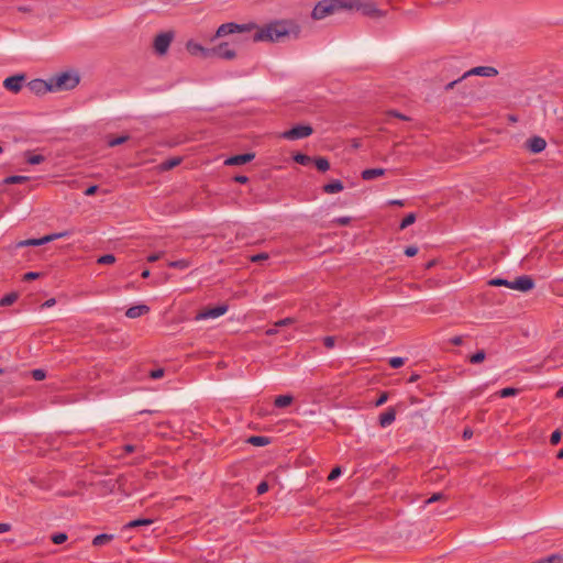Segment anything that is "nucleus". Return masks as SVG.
I'll return each mask as SVG.
<instances>
[{
	"label": "nucleus",
	"instance_id": "1",
	"mask_svg": "<svg viewBox=\"0 0 563 563\" xmlns=\"http://www.w3.org/2000/svg\"><path fill=\"white\" fill-rule=\"evenodd\" d=\"M292 24L286 21H275L263 27H257L255 24H238V23H224L221 24L214 37H222L235 33H252L250 40L253 42H275L282 37L287 36L291 31Z\"/></svg>",
	"mask_w": 563,
	"mask_h": 563
},
{
	"label": "nucleus",
	"instance_id": "2",
	"mask_svg": "<svg viewBox=\"0 0 563 563\" xmlns=\"http://www.w3.org/2000/svg\"><path fill=\"white\" fill-rule=\"evenodd\" d=\"M340 10L360 11L369 18H382L386 14L369 0H321L314 5L311 16L314 20H322Z\"/></svg>",
	"mask_w": 563,
	"mask_h": 563
},
{
	"label": "nucleus",
	"instance_id": "3",
	"mask_svg": "<svg viewBox=\"0 0 563 563\" xmlns=\"http://www.w3.org/2000/svg\"><path fill=\"white\" fill-rule=\"evenodd\" d=\"M51 79L52 91H65L74 89L79 84V76L75 71H64Z\"/></svg>",
	"mask_w": 563,
	"mask_h": 563
},
{
	"label": "nucleus",
	"instance_id": "4",
	"mask_svg": "<svg viewBox=\"0 0 563 563\" xmlns=\"http://www.w3.org/2000/svg\"><path fill=\"white\" fill-rule=\"evenodd\" d=\"M498 74V70L495 68V67H492V66H477V67H474L467 71H465L461 78H459L457 80H453L451 81L450 84L446 85V89H452L455 84L468 76H482V77H495L497 76Z\"/></svg>",
	"mask_w": 563,
	"mask_h": 563
},
{
	"label": "nucleus",
	"instance_id": "5",
	"mask_svg": "<svg viewBox=\"0 0 563 563\" xmlns=\"http://www.w3.org/2000/svg\"><path fill=\"white\" fill-rule=\"evenodd\" d=\"M70 231H63V232H58V233H52V234H47L41 239H29V240H23V241H20L18 244H16V247H23V246H40V245H43V244H46L48 242H52L54 240H57V239H62V238H66V236H69L70 235Z\"/></svg>",
	"mask_w": 563,
	"mask_h": 563
},
{
	"label": "nucleus",
	"instance_id": "6",
	"mask_svg": "<svg viewBox=\"0 0 563 563\" xmlns=\"http://www.w3.org/2000/svg\"><path fill=\"white\" fill-rule=\"evenodd\" d=\"M313 130L310 125H296L290 130L282 133V137L286 140H299L308 137L312 134Z\"/></svg>",
	"mask_w": 563,
	"mask_h": 563
},
{
	"label": "nucleus",
	"instance_id": "7",
	"mask_svg": "<svg viewBox=\"0 0 563 563\" xmlns=\"http://www.w3.org/2000/svg\"><path fill=\"white\" fill-rule=\"evenodd\" d=\"M174 38V34L172 32H164L155 36L154 38V49L158 55H164L167 53L169 45Z\"/></svg>",
	"mask_w": 563,
	"mask_h": 563
},
{
	"label": "nucleus",
	"instance_id": "8",
	"mask_svg": "<svg viewBox=\"0 0 563 563\" xmlns=\"http://www.w3.org/2000/svg\"><path fill=\"white\" fill-rule=\"evenodd\" d=\"M27 88L31 92H33L35 95H44L48 91H52L51 79H48L47 81L43 80V79L31 80L27 84Z\"/></svg>",
	"mask_w": 563,
	"mask_h": 563
},
{
	"label": "nucleus",
	"instance_id": "9",
	"mask_svg": "<svg viewBox=\"0 0 563 563\" xmlns=\"http://www.w3.org/2000/svg\"><path fill=\"white\" fill-rule=\"evenodd\" d=\"M534 283L531 277L523 275L518 278H516L514 282L510 283V288L519 291H529L533 288Z\"/></svg>",
	"mask_w": 563,
	"mask_h": 563
},
{
	"label": "nucleus",
	"instance_id": "10",
	"mask_svg": "<svg viewBox=\"0 0 563 563\" xmlns=\"http://www.w3.org/2000/svg\"><path fill=\"white\" fill-rule=\"evenodd\" d=\"M211 55H217L220 58L231 60L236 54L235 51L230 48L228 43H221L217 47L211 49Z\"/></svg>",
	"mask_w": 563,
	"mask_h": 563
},
{
	"label": "nucleus",
	"instance_id": "11",
	"mask_svg": "<svg viewBox=\"0 0 563 563\" xmlns=\"http://www.w3.org/2000/svg\"><path fill=\"white\" fill-rule=\"evenodd\" d=\"M227 311H228L227 306H218L214 308L205 309L197 314V319H199V320H205V319H210V318L214 319V318L223 316Z\"/></svg>",
	"mask_w": 563,
	"mask_h": 563
},
{
	"label": "nucleus",
	"instance_id": "12",
	"mask_svg": "<svg viewBox=\"0 0 563 563\" xmlns=\"http://www.w3.org/2000/svg\"><path fill=\"white\" fill-rule=\"evenodd\" d=\"M25 77L23 75H15L4 79L3 86L5 89L12 92H19L22 88V84Z\"/></svg>",
	"mask_w": 563,
	"mask_h": 563
},
{
	"label": "nucleus",
	"instance_id": "13",
	"mask_svg": "<svg viewBox=\"0 0 563 563\" xmlns=\"http://www.w3.org/2000/svg\"><path fill=\"white\" fill-rule=\"evenodd\" d=\"M186 48L191 55H201L203 57L211 56V49L203 47L201 44L195 41H188L186 43Z\"/></svg>",
	"mask_w": 563,
	"mask_h": 563
},
{
	"label": "nucleus",
	"instance_id": "14",
	"mask_svg": "<svg viewBox=\"0 0 563 563\" xmlns=\"http://www.w3.org/2000/svg\"><path fill=\"white\" fill-rule=\"evenodd\" d=\"M254 157H255V155L253 153L234 155V156L227 158L224 164L228 166L244 165V164L251 162Z\"/></svg>",
	"mask_w": 563,
	"mask_h": 563
},
{
	"label": "nucleus",
	"instance_id": "15",
	"mask_svg": "<svg viewBox=\"0 0 563 563\" xmlns=\"http://www.w3.org/2000/svg\"><path fill=\"white\" fill-rule=\"evenodd\" d=\"M547 146V142L544 139L540 136H533L528 140L527 147L532 153H541Z\"/></svg>",
	"mask_w": 563,
	"mask_h": 563
},
{
	"label": "nucleus",
	"instance_id": "16",
	"mask_svg": "<svg viewBox=\"0 0 563 563\" xmlns=\"http://www.w3.org/2000/svg\"><path fill=\"white\" fill-rule=\"evenodd\" d=\"M150 311V307L146 305L132 306L125 311V316L130 319L139 318L146 314Z\"/></svg>",
	"mask_w": 563,
	"mask_h": 563
},
{
	"label": "nucleus",
	"instance_id": "17",
	"mask_svg": "<svg viewBox=\"0 0 563 563\" xmlns=\"http://www.w3.org/2000/svg\"><path fill=\"white\" fill-rule=\"evenodd\" d=\"M396 419V410L394 408H388L385 412L379 416V426L382 428L389 427Z\"/></svg>",
	"mask_w": 563,
	"mask_h": 563
},
{
	"label": "nucleus",
	"instance_id": "18",
	"mask_svg": "<svg viewBox=\"0 0 563 563\" xmlns=\"http://www.w3.org/2000/svg\"><path fill=\"white\" fill-rule=\"evenodd\" d=\"M383 175H385L384 168H369L362 172V178L364 180H372Z\"/></svg>",
	"mask_w": 563,
	"mask_h": 563
},
{
	"label": "nucleus",
	"instance_id": "19",
	"mask_svg": "<svg viewBox=\"0 0 563 563\" xmlns=\"http://www.w3.org/2000/svg\"><path fill=\"white\" fill-rule=\"evenodd\" d=\"M344 188L341 180L336 179L323 186V191L327 194H336Z\"/></svg>",
	"mask_w": 563,
	"mask_h": 563
},
{
	"label": "nucleus",
	"instance_id": "20",
	"mask_svg": "<svg viewBox=\"0 0 563 563\" xmlns=\"http://www.w3.org/2000/svg\"><path fill=\"white\" fill-rule=\"evenodd\" d=\"M292 400H294V398L290 395H279L275 398L274 405L277 408H285V407L291 405Z\"/></svg>",
	"mask_w": 563,
	"mask_h": 563
},
{
	"label": "nucleus",
	"instance_id": "21",
	"mask_svg": "<svg viewBox=\"0 0 563 563\" xmlns=\"http://www.w3.org/2000/svg\"><path fill=\"white\" fill-rule=\"evenodd\" d=\"M532 563H563V555L555 553L548 555L545 558H541L540 560L534 561Z\"/></svg>",
	"mask_w": 563,
	"mask_h": 563
},
{
	"label": "nucleus",
	"instance_id": "22",
	"mask_svg": "<svg viewBox=\"0 0 563 563\" xmlns=\"http://www.w3.org/2000/svg\"><path fill=\"white\" fill-rule=\"evenodd\" d=\"M112 536L111 534H106V533H102V534H98L93 538L92 540V544L95 547H101L108 542H110L112 540Z\"/></svg>",
	"mask_w": 563,
	"mask_h": 563
},
{
	"label": "nucleus",
	"instance_id": "23",
	"mask_svg": "<svg viewBox=\"0 0 563 563\" xmlns=\"http://www.w3.org/2000/svg\"><path fill=\"white\" fill-rule=\"evenodd\" d=\"M152 523H153L152 519H136V520H132V521L128 522L125 525V528L132 529V528H136L140 526H150Z\"/></svg>",
	"mask_w": 563,
	"mask_h": 563
},
{
	"label": "nucleus",
	"instance_id": "24",
	"mask_svg": "<svg viewBox=\"0 0 563 563\" xmlns=\"http://www.w3.org/2000/svg\"><path fill=\"white\" fill-rule=\"evenodd\" d=\"M16 299H18V295L15 292H10L0 299V306L1 307L10 306V305L14 303L16 301Z\"/></svg>",
	"mask_w": 563,
	"mask_h": 563
},
{
	"label": "nucleus",
	"instance_id": "25",
	"mask_svg": "<svg viewBox=\"0 0 563 563\" xmlns=\"http://www.w3.org/2000/svg\"><path fill=\"white\" fill-rule=\"evenodd\" d=\"M27 180H29V177H26V176L14 175V176L7 177L4 179V183L5 184H23Z\"/></svg>",
	"mask_w": 563,
	"mask_h": 563
},
{
	"label": "nucleus",
	"instance_id": "26",
	"mask_svg": "<svg viewBox=\"0 0 563 563\" xmlns=\"http://www.w3.org/2000/svg\"><path fill=\"white\" fill-rule=\"evenodd\" d=\"M316 167L320 172H327L330 168V164L327 158L319 157L314 161Z\"/></svg>",
	"mask_w": 563,
	"mask_h": 563
},
{
	"label": "nucleus",
	"instance_id": "27",
	"mask_svg": "<svg viewBox=\"0 0 563 563\" xmlns=\"http://www.w3.org/2000/svg\"><path fill=\"white\" fill-rule=\"evenodd\" d=\"M415 221H416V216H415V213H409V214H407V216L402 219V221H401V223H400V230H404V229H406L407 227H409V225L413 224V223H415Z\"/></svg>",
	"mask_w": 563,
	"mask_h": 563
},
{
	"label": "nucleus",
	"instance_id": "28",
	"mask_svg": "<svg viewBox=\"0 0 563 563\" xmlns=\"http://www.w3.org/2000/svg\"><path fill=\"white\" fill-rule=\"evenodd\" d=\"M249 442L256 446H263L268 444V439L265 437H251L249 439Z\"/></svg>",
	"mask_w": 563,
	"mask_h": 563
},
{
	"label": "nucleus",
	"instance_id": "29",
	"mask_svg": "<svg viewBox=\"0 0 563 563\" xmlns=\"http://www.w3.org/2000/svg\"><path fill=\"white\" fill-rule=\"evenodd\" d=\"M189 265H190L189 262L186 260L173 261V262L168 263L169 267L178 268V269H186L187 267H189Z\"/></svg>",
	"mask_w": 563,
	"mask_h": 563
},
{
	"label": "nucleus",
	"instance_id": "30",
	"mask_svg": "<svg viewBox=\"0 0 563 563\" xmlns=\"http://www.w3.org/2000/svg\"><path fill=\"white\" fill-rule=\"evenodd\" d=\"M114 262H115V257H114V255H112V254H106V255H102V256H100V257L97 260V263H98V264H102V265L113 264Z\"/></svg>",
	"mask_w": 563,
	"mask_h": 563
},
{
	"label": "nucleus",
	"instance_id": "31",
	"mask_svg": "<svg viewBox=\"0 0 563 563\" xmlns=\"http://www.w3.org/2000/svg\"><path fill=\"white\" fill-rule=\"evenodd\" d=\"M44 156L43 155H40V154H36V155H31V154H27V157H26V162L31 165H37V164H41L44 162Z\"/></svg>",
	"mask_w": 563,
	"mask_h": 563
},
{
	"label": "nucleus",
	"instance_id": "32",
	"mask_svg": "<svg viewBox=\"0 0 563 563\" xmlns=\"http://www.w3.org/2000/svg\"><path fill=\"white\" fill-rule=\"evenodd\" d=\"M294 161L300 165H308L311 162V158L308 155L297 153L294 156Z\"/></svg>",
	"mask_w": 563,
	"mask_h": 563
},
{
	"label": "nucleus",
	"instance_id": "33",
	"mask_svg": "<svg viewBox=\"0 0 563 563\" xmlns=\"http://www.w3.org/2000/svg\"><path fill=\"white\" fill-rule=\"evenodd\" d=\"M129 139L128 135H122V136H118V137H112V139H109L108 140V145L110 147H114L117 145H120L122 143H124L126 140Z\"/></svg>",
	"mask_w": 563,
	"mask_h": 563
},
{
	"label": "nucleus",
	"instance_id": "34",
	"mask_svg": "<svg viewBox=\"0 0 563 563\" xmlns=\"http://www.w3.org/2000/svg\"><path fill=\"white\" fill-rule=\"evenodd\" d=\"M485 352L484 351H478L476 352L475 354H473L471 357H470V362L472 364H477V363H481L485 360Z\"/></svg>",
	"mask_w": 563,
	"mask_h": 563
},
{
	"label": "nucleus",
	"instance_id": "35",
	"mask_svg": "<svg viewBox=\"0 0 563 563\" xmlns=\"http://www.w3.org/2000/svg\"><path fill=\"white\" fill-rule=\"evenodd\" d=\"M446 499L444 494L442 493H435L433 494L430 498H428L426 501H424V505H430V504H433L435 501H439V500H444Z\"/></svg>",
	"mask_w": 563,
	"mask_h": 563
},
{
	"label": "nucleus",
	"instance_id": "36",
	"mask_svg": "<svg viewBox=\"0 0 563 563\" xmlns=\"http://www.w3.org/2000/svg\"><path fill=\"white\" fill-rule=\"evenodd\" d=\"M510 283L509 280L507 279H501V278H494L492 280H489V285L492 286H506L508 288H510Z\"/></svg>",
	"mask_w": 563,
	"mask_h": 563
},
{
	"label": "nucleus",
	"instance_id": "37",
	"mask_svg": "<svg viewBox=\"0 0 563 563\" xmlns=\"http://www.w3.org/2000/svg\"><path fill=\"white\" fill-rule=\"evenodd\" d=\"M31 375L35 380H43L46 377L45 371L41 368L33 369Z\"/></svg>",
	"mask_w": 563,
	"mask_h": 563
},
{
	"label": "nucleus",
	"instance_id": "38",
	"mask_svg": "<svg viewBox=\"0 0 563 563\" xmlns=\"http://www.w3.org/2000/svg\"><path fill=\"white\" fill-rule=\"evenodd\" d=\"M66 540H67V534L66 533H55V534L52 536V541L55 544H62Z\"/></svg>",
	"mask_w": 563,
	"mask_h": 563
},
{
	"label": "nucleus",
	"instance_id": "39",
	"mask_svg": "<svg viewBox=\"0 0 563 563\" xmlns=\"http://www.w3.org/2000/svg\"><path fill=\"white\" fill-rule=\"evenodd\" d=\"M517 394H518V389L512 388V387H507V388H504L500 390V397H503V398L515 396Z\"/></svg>",
	"mask_w": 563,
	"mask_h": 563
},
{
	"label": "nucleus",
	"instance_id": "40",
	"mask_svg": "<svg viewBox=\"0 0 563 563\" xmlns=\"http://www.w3.org/2000/svg\"><path fill=\"white\" fill-rule=\"evenodd\" d=\"M405 364V360L402 357H391L389 360V365L393 368H399Z\"/></svg>",
	"mask_w": 563,
	"mask_h": 563
},
{
	"label": "nucleus",
	"instance_id": "41",
	"mask_svg": "<svg viewBox=\"0 0 563 563\" xmlns=\"http://www.w3.org/2000/svg\"><path fill=\"white\" fill-rule=\"evenodd\" d=\"M350 222H351L350 217H339L331 221L332 224H338V225H347V224H350Z\"/></svg>",
	"mask_w": 563,
	"mask_h": 563
},
{
	"label": "nucleus",
	"instance_id": "42",
	"mask_svg": "<svg viewBox=\"0 0 563 563\" xmlns=\"http://www.w3.org/2000/svg\"><path fill=\"white\" fill-rule=\"evenodd\" d=\"M561 437H562V433L560 430H555L552 434H551V438H550V443L552 445H556L560 440H561Z\"/></svg>",
	"mask_w": 563,
	"mask_h": 563
},
{
	"label": "nucleus",
	"instance_id": "43",
	"mask_svg": "<svg viewBox=\"0 0 563 563\" xmlns=\"http://www.w3.org/2000/svg\"><path fill=\"white\" fill-rule=\"evenodd\" d=\"M250 260L254 263L266 261V260H268V254L267 253H258V254L252 255L250 257Z\"/></svg>",
	"mask_w": 563,
	"mask_h": 563
},
{
	"label": "nucleus",
	"instance_id": "44",
	"mask_svg": "<svg viewBox=\"0 0 563 563\" xmlns=\"http://www.w3.org/2000/svg\"><path fill=\"white\" fill-rule=\"evenodd\" d=\"M323 344L327 349H333L335 345V336H325L323 338Z\"/></svg>",
	"mask_w": 563,
	"mask_h": 563
},
{
	"label": "nucleus",
	"instance_id": "45",
	"mask_svg": "<svg viewBox=\"0 0 563 563\" xmlns=\"http://www.w3.org/2000/svg\"><path fill=\"white\" fill-rule=\"evenodd\" d=\"M257 494L258 495H263L265 494L267 490H268V484L266 482H261L258 485H257Z\"/></svg>",
	"mask_w": 563,
	"mask_h": 563
},
{
	"label": "nucleus",
	"instance_id": "46",
	"mask_svg": "<svg viewBox=\"0 0 563 563\" xmlns=\"http://www.w3.org/2000/svg\"><path fill=\"white\" fill-rule=\"evenodd\" d=\"M341 475V468L340 467H335L331 471V473L329 474L328 476V479L329 481H334L339 476Z\"/></svg>",
	"mask_w": 563,
	"mask_h": 563
},
{
	"label": "nucleus",
	"instance_id": "47",
	"mask_svg": "<svg viewBox=\"0 0 563 563\" xmlns=\"http://www.w3.org/2000/svg\"><path fill=\"white\" fill-rule=\"evenodd\" d=\"M164 255V252H157V253H154V254H151L148 257H147V261L150 263H154L156 261H158L159 258H162Z\"/></svg>",
	"mask_w": 563,
	"mask_h": 563
},
{
	"label": "nucleus",
	"instance_id": "48",
	"mask_svg": "<svg viewBox=\"0 0 563 563\" xmlns=\"http://www.w3.org/2000/svg\"><path fill=\"white\" fill-rule=\"evenodd\" d=\"M418 253V247L416 246H408L405 250V254L409 257L415 256Z\"/></svg>",
	"mask_w": 563,
	"mask_h": 563
},
{
	"label": "nucleus",
	"instance_id": "49",
	"mask_svg": "<svg viewBox=\"0 0 563 563\" xmlns=\"http://www.w3.org/2000/svg\"><path fill=\"white\" fill-rule=\"evenodd\" d=\"M388 399V395L387 393H383L379 398L376 400L375 405L378 407V406H382L384 405Z\"/></svg>",
	"mask_w": 563,
	"mask_h": 563
},
{
	"label": "nucleus",
	"instance_id": "50",
	"mask_svg": "<svg viewBox=\"0 0 563 563\" xmlns=\"http://www.w3.org/2000/svg\"><path fill=\"white\" fill-rule=\"evenodd\" d=\"M292 323V319L291 318H285V319H282L279 321H277L275 323L276 327H284V325H288V324H291Z\"/></svg>",
	"mask_w": 563,
	"mask_h": 563
},
{
	"label": "nucleus",
	"instance_id": "51",
	"mask_svg": "<svg viewBox=\"0 0 563 563\" xmlns=\"http://www.w3.org/2000/svg\"><path fill=\"white\" fill-rule=\"evenodd\" d=\"M40 276L38 273H35V272H29L24 275L23 279L24 280H33V279H36L37 277Z\"/></svg>",
	"mask_w": 563,
	"mask_h": 563
},
{
	"label": "nucleus",
	"instance_id": "52",
	"mask_svg": "<svg viewBox=\"0 0 563 563\" xmlns=\"http://www.w3.org/2000/svg\"><path fill=\"white\" fill-rule=\"evenodd\" d=\"M123 451L125 454H130V453L137 451V446L132 445V444H126L123 446Z\"/></svg>",
	"mask_w": 563,
	"mask_h": 563
},
{
	"label": "nucleus",
	"instance_id": "53",
	"mask_svg": "<svg viewBox=\"0 0 563 563\" xmlns=\"http://www.w3.org/2000/svg\"><path fill=\"white\" fill-rule=\"evenodd\" d=\"M163 375H164L163 369H155V371L151 372V377L154 379L161 378V377H163Z\"/></svg>",
	"mask_w": 563,
	"mask_h": 563
},
{
	"label": "nucleus",
	"instance_id": "54",
	"mask_svg": "<svg viewBox=\"0 0 563 563\" xmlns=\"http://www.w3.org/2000/svg\"><path fill=\"white\" fill-rule=\"evenodd\" d=\"M98 190V186L93 185V186H90L88 187L86 190H85V195L86 196H92L97 192Z\"/></svg>",
	"mask_w": 563,
	"mask_h": 563
},
{
	"label": "nucleus",
	"instance_id": "55",
	"mask_svg": "<svg viewBox=\"0 0 563 563\" xmlns=\"http://www.w3.org/2000/svg\"><path fill=\"white\" fill-rule=\"evenodd\" d=\"M11 530L10 523L0 522V533H4Z\"/></svg>",
	"mask_w": 563,
	"mask_h": 563
},
{
	"label": "nucleus",
	"instance_id": "56",
	"mask_svg": "<svg viewBox=\"0 0 563 563\" xmlns=\"http://www.w3.org/2000/svg\"><path fill=\"white\" fill-rule=\"evenodd\" d=\"M56 303L55 298L47 299L43 305L42 308H51Z\"/></svg>",
	"mask_w": 563,
	"mask_h": 563
},
{
	"label": "nucleus",
	"instance_id": "57",
	"mask_svg": "<svg viewBox=\"0 0 563 563\" xmlns=\"http://www.w3.org/2000/svg\"><path fill=\"white\" fill-rule=\"evenodd\" d=\"M463 342V339L462 336H454L451 339V343L454 344V345H461Z\"/></svg>",
	"mask_w": 563,
	"mask_h": 563
},
{
	"label": "nucleus",
	"instance_id": "58",
	"mask_svg": "<svg viewBox=\"0 0 563 563\" xmlns=\"http://www.w3.org/2000/svg\"><path fill=\"white\" fill-rule=\"evenodd\" d=\"M234 179L240 184H245L249 180L246 176H236Z\"/></svg>",
	"mask_w": 563,
	"mask_h": 563
},
{
	"label": "nucleus",
	"instance_id": "59",
	"mask_svg": "<svg viewBox=\"0 0 563 563\" xmlns=\"http://www.w3.org/2000/svg\"><path fill=\"white\" fill-rule=\"evenodd\" d=\"M178 163H179L178 159L170 161L167 163V167H174V166L178 165Z\"/></svg>",
	"mask_w": 563,
	"mask_h": 563
},
{
	"label": "nucleus",
	"instance_id": "60",
	"mask_svg": "<svg viewBox=\"0 0 563 563\" xmlns=\"http://www.w3.org/2000/svg\"><path fill=\"white\" fill-rule=\"evenodd\" d=\"M556 398H563V386L556 391Z\"/></svg>",
	"mask_w": 563,
	"mask_h": 563
},
{
	"label": "nucleus",
	"instance_id": "61",
	"mask_svg": "<svg viewBox=\"0 0 563 563\" xmlns=\"http://www.w3.org/2000/svg\"><path fill=\"white\" fill-rule=\"evenodd\" d=\"M391 114L397 117V118H399V119H401V120H407V117H405V115H402L400 113L391 112Z\"/></svg>",
	"mask_w": 563,
	"mask_h": 563
},
{
	"label": "nucleus",
	"instance_id": "62",
	"mask_svg": "<svg viewBox=\"0 0 563 563\" xmlns=\"http://www.w3.org/2000/svg\"><path fill=\"white\" fill-rule=\"evenodd\" d=\"M150 276V271L148 269H145L143 273H142V277L143 278H147Z\"/></svg>",
	"mask_w": 563,
	"mask_h": 563
},
{
	"label": "nucleus",
	"instance_id": "63",
	"mask_svg": "<svg viewBox=\"0 0 563 563\" xmlns=\"http://www.w3.org/2000/svg\"><path fill=\"white\" fill-rule=\"evenodd\" d=\"M390 203L397 205V206H402L404 205L401 200H393Z\"/></svg>",
	"mask_w": 563,
	"mask_h": 563
},
{
	"label": "nucleus",
	"instance_id": "64",
	"mask_svg": "<svg viewBox=\"0 0 563 563\" xmlns=\"http://www.w3.org/2000/svg\"><path fill=\"white\" fill-rule=\"evenodd\" d=\"M556 457L563 459V449L558 452Z\"/></svg>",
	"mask_w": 563,
	"mask_h": 563
}]
</instances>
